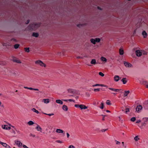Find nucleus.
Segmentation results:
<instances>
[{
    "label": "nucleus",
    "instance_id": "nucleus-1",
    "mask_svg": "<svg viewBox=\"0 0 148 148\" xmlns=\"http://www.w3.org/2000/svg\"><path fill=\"white\" fill-rule=\"evenodd\" d=\"M40 24L32 23L29 25V28L30 29H35L40 26Z\"/></svg>",
    "mask_w": 148,
    "mask_h": 148
},
{
    "label": "nucleus",
    "instance_id": "nucleus-2",
    "mask_svg": "<svg viewBox=\"0 0 148 148\" xmlns=\"http://www.w3.org/2000/svg\"><path fill=\"white\" fill-rule=\"evenodd\" d=\"M35 63L36 64L42 66H44L45 67H46V65L40 60H38L36 61Z\"/></svg>",
    "mask_w": 148,
    "mask_h": 148
},
{
    "label": "nucleus",
    "instance_id": "nucleus-3",
    "mask_svg": "<svg viewBox=\"0 0 148 148\" xmlns=\"http://www.w3.org/2000/svg\"><path fill=\"white\" fill-rule=\"evenodd\" d=\"M142 121H143V122L142 123V125L145 126L146 123L148 121V118H144L143 119Z\"/></svg>",
    "mask_w": 148,
    "mask_h": 148
},
{
    "label": "nucleus",
    "instance_id": "nucleus-4",
    "mask_svg": "<svg viewBox=\"0 0 148 148\" xmlns=\"http://www.w3.org/2000/svg\"><path fill=\"white\" fill-rule=\"evenodd\" d=\"M12 60L14 62H16L17 63H21V61L17 59V58L15 57H13L12 58Z\"/></svg>",
    "mask_w": 148,
    "mask_h": 148
},
{
    "label": "nucleus",
    "instance_id": "nucleus-5",
    "mask_svg": "<svg viewBox=\"0 0 148 148\" xmlns=\"http://www.w3.org/2000/svg\"><path fill=\"white\" fill-rule=\"evenodd\" d=\"M123 63H124V64L125 66L126 67L131 68V67H132V65L130 63H129L128 62L124 61V62Z\"/></svg>",
    "mask_w": 148,
    "mask_h": 148
},
{
    "label": "nucleus",
    "instance_id": "nucleus-6",
    "mask_svg": "<svg viewBox=\"0 0 148 148\" xmlns=\"http://www.w3.org/2000/svg\"><path fill=\"white\" fill-rule=\"evenodd\" d=\"M135 53L137 56L139 57L141 56L142 54V51L140 50H136Z\"/></svg>",
    "mask_w": 148,
    "mask_h": 148
},
{
    "label": "nucleus",
    "instance_id": "nucleus-7",
    "mask_svg": "<svg viewBox=\"0 0 148 148\" xmlns=\"http://www.w3.org/2000/svg\"><path fill=\"white\" fill-rule=\"evenodd\" d=\"M143 107L141 105L138 106L136 108V110L138 112H139L142 109Z\"/></svg>",
    "mask_w": 148,
    "mask_h": 148
},
{
    "label": "nucleus",
    "instance_id": "nucleus-8",
    "mask_svg": "<svg viewBox=\"0 0 148 148\" xmlns=\"http://www.w3.org/2000/svg\"><path fill=\"white\" fill-rule=\"evenodd\" d=\"M2 127L3 129L6 130H9L10 129V127L7 125H2Z\"/></svg>",
    "mask_w": 148,
    "mask_h": 148
},
{
    "label": "nucleus",
    "instance_id": "nucleus-9",
    "mask_svg": "<svg viewBox=\"0 0 148 148\" xmlns=\"http://www.w3.org/2000/svg\"><path fill=\"white\" fill-rule=\"evenodd\" d=\"M56 132L58 133H63L64 134V132L63 130L60 129H57L56 130Z\"/></svg>",
    "mask_w": 148,
    "mask_h": 148
},
{
    "label": "nucleus",
    "instance_id": "nucleus-10",
    "mask_svg": "<svg viewBox=\"0 0 148 148\" xmlns=\"http://www.w3.org/2000/svg\"><path fill=\"white\" fill-rule=\"evenodd\" d=\"M15 143L19 147H21L22 145V143L19 141H15Z\"/></svg>",
    "mask_w": 148,
    "mask_h": 148
},
{
    "label": "nucleus",
    "instance_id": "nucleus-11",
    "mask_svg": "<svg viewBox=\"0 0 148 148\" xmlns=\"http://www.w3.org/2000/svg\"><path fill=\"white\" fill-rule=\"evenodd\" d=\"M121 78L118 75H115L114 77V80L116 81H118Z\"/></svg>",
    "mask_w": 148,
    "mask_h": 148
},
{
    "label": "nucleus",
    "instance_id": "nucleus-12",
    "mask_svg": "<svg viewBox=\"0 0 148 148\" xmlns=\"http://www.w3.org/2000/svg\"><path fill=\"white\" fill-rule=\"evenodd\" d=\"M3 46H5L6 47L11 46V44L9 42L3 43Z\"/></svg>",
    "mask_w": 148,
    "mask_h": 148
},
{
    "label": "nucleus",
    "instance_id": "nucleus-13",
    "mask_svg": "<svg viewBox=\"0 0 148 148\" xmlns=\"http://www.w3.org/2000/svg\"><path fill=\"white\" fill-rule=\"evenodd\" d=\"M121 81L123 82V84H126L127 82V80L126 78H123L121 80Z\"/></svg>",
    "mask_w": 148,
    "mask_h": 148
},
{
    "label": "nucleus",
    "instance_id": "nucleus-14",
    "mask_svg": "<svg viewBox=\"0 0 148 148\" xmlns=\"http://www.w3.org/2000/svg\"><path fill=\"white\" fill-rule=\"evenodd\" d=\"M42 101L44 102L45 103L47 104L49 102V100L48 99H45L42 100Z\"/></svg>",
    "mask_w": 148,
    "mask_h": 148
},
{
    "label": "nucleus",
    "instance_id": "nucleus-15",
    "mask_svg": "<svg viewBox=\"0 0 148 148\" xmlns=\"http://www.w3.org/2000/svg\"><path fill=\"white\" fill-rule=\"evenodd\" d=\"M36 128L38 131L41 132L42 128L39 125H37Z\"/></svg>",
    "mask_w": 148,
    "mask_h": 148
},
{
    "label": "nucleus",
    "instance_id": "nucleus-16",
    "mask_svg": "<svg viewBox=\"0 0 148 148\" xmlns=\"http://www.w3.org/2000/svg\"><path fill=\"white\" fill-rule=\"evenodd\" d=\"M130 92V91H125L124 92L123 96L124 97H126L127 96L128 94H129Z\"/></svg>",
    "mask_w": 148,
    "mask_h": 148
},
{
    "label": "nucleus",
    "instance_id": "nucleus-17",
    "mask_svg": "<svg viewBox=\"0 0 148 148\" xmlns=\"http://www.w3.org/2000/svg\"><path fill=\"white\" fill-rule=\"evenodd\" d=\"M108 89L114 92H118L119 90L118 89H116L112 88H109Z\"/></svg>",
    "mask_w": 148,
    "mask_h": 148
},
{
    "label": "nucleus",
    "instance_id": "nucleus-18",
    "mask_svg": "<svg viewBox=\"0 0 148 148\" xmlns=\"http://www.w3.org/2000/svg\"><path fill=\"white\" fill-rule=\"evenodd\" d=\"M62 109L65 111H67L68 110V108L66 106L64 105L62 106Z\"/></svg>",
    "mask_w": 148,
    "mask_h": 148
},
{
    "label": "nucleus",
    "instance_id": "nucleus-19",
    "mask_svg": "<svg viewBox=\"0 0 148 148\" xmlns=\"http://www.w3.org/2000/svg\"><path fill=\"white\" fill-rule=\"evenodd\" d=\"M142 34L144 38H146L147 36V34L145 31H144L143 32Z\"/></svg>",
    "mask_w": 148,
    "mask_h": 148
},
{
    "label": "nucleus",
    "instance_id": "nucleus-20",
    "mask_svg": "<svg viewBox=\"0 0 148 148\" xmlns=\"http://www.w3.org/2000/svg\"><path fill=\"white\" fill-rule=\"evenodd\" d=\"M91 64L95 65L96 64V61L95 59H92L90 62Z\"/></svg>",
    "mask_w": 148,
    "mask_h": 148
},
{
    "label": "nucleus",
    "instance_id": "nucleus-21",
    "mask_svg": "<svg viewBox=\"0 0 148 148\" xmlns=\"http://www.w3.org/2000/svg\"><path fill=\"white\" fill-rule=\"evenodd\" d=\"M56 102L57 103L61 104V105H62L63 104V102L61 100L59 99L56 100Z\"/></svg>",
    "mask_w": 148,
    "mask_h": 148
},
{
    "label": "nucleus",
    "instance_id": "nucleus-22",
    "mask_svg": "<svg viewBox=\"0 0 148 148\" xmlns=\"http://www.w3.org/2000/svg\"><path fill=\"white\" fill-rule=\"evenodd\" d=\"M32 36L35 37H37L39 36V34L37 33L34 32L32 34Z\"/></svg>",
    "mask_w": 148,
    "mask_h": 148
},
{
    "label": "nucleus",
    "instance_id": "nucleus-23",
    "mask_svg": "<svg viewBox=\"0 0 148 148\" xmlns=\"http://www.w3.org/2000/svg\"><path fill=\"white\" fill-rule=\"evenodd\" d=\"M119 53L121 55H122L123 54L124 51L123 50L122 48H121L119 50Z\"/></svg>",
    "mask_w": 148,
    "mask_h": 148
},
{
    "label": "nucleus",
    "instance_id": "nucleus-24",
    "mask_svg": "<svg viewBox=\"0 0 148 148\" xmlns=\"http://www.w3.org/2000/svg\"><path fill=\"white\" fill-rule=\"evenodd\" d=\"M73 94L79 95V92L78 90L74 89Z\"/></svg>",
    "mask_w": 148,
    "mask_h": 148
},
{
    "label": "nucleus",
    "instance_id": "nucleus-25",
    "mask_svg": "<svg viewBox=\"0 0 148 148\" xmlns=\"http://www.w3.org/2000/svg\"><path fill=\"white\" fill-rule=\"evenodd\" d=\"M145 104H144V105L143 106L144 108L148 110V107H146V104H147L148 105V101H146Z\"/></svg>",
    "mask_w": 148,
    "mask_h": 148
},
{
    "label": "nucleus",
    "instance_id": "nucleus-26",
    "mask_svg": "<svg viewBox=\"0 0 148 148\" xmlns=\"http://www.w3.org/2000/svg\"><path fill=\"white\" fill-rule=\"evenodd\" d=\"M90 41L91 43H92L93 44H95L96 43V42H95V40L93 38H91L90 39Z\"/></svg>",
    "mask_w": 148,
    "mask_h": 148
},
{
    "label": "nucleus",
    "instance_id": "nucleus-27",
    "mask_svg": "<svg viewBox=\"0 0 148 148\" xmlns=\"http://www.w3.org/2000/svg\"><path fill=\"white\" fill-rule=\"evenodd\" d=\"M94 39L96 42H99L100 41V39L99 38H96Z\"/></svg>",
    "mask_w": 148,
    "mask_h": 148
},
{
    "label": "nucleus",
    "instance_id": "nucleus-28",
    "mask_svg": "<svg viewBox=\"0 0 148 148\" xmlns=\"http://www.w3.org/2000/svg\"><path fill=\"white\" fill-rule=\"evenodd\" d=\"M32 110L34 112L36 113L37 114H39V112L37 110H36L34 108H33L32 109Z\"/></svg>",
    "mask_w": 148,
    "mask_h": 148
},
{
    "label": "nucleus",
    "instance_id": "nucleus-29",
    "mask_svg": "<svg viewBox=\"0 0 148 148\" xmlns=\"http://www.w3.org/2000/svg\"><path fill=\"white\" fill-rule=\"evenodd\" d=\"M74 89H69L68 90L69 92L73 94Z\"/></svg>",
    "mask_w": 148,
    "mask_h": 148
},
{
    "label": "nucleus",
    "instance_id": "nucleus-30",
    "mask_svg": "<svg viewBox=\"0 0 148 148\" xmlns=\"http://www.w3.org/2000/svg\"><path fill=\"white\" fill-rule=\"evenodd\" d=\"M24 49L26 52H29L30 51L29 48V47H25L24 48Z\"/></svg>",
    "mask_w": 148,
    "mask_h": 148
},
{
    "label": "nucleus",
    "instance_id": "nucleus-31",
    "mask_svg": "<svg viewBox=\"0 0 148 148\" xmlns=\"http://www.w3.org/2000/svg\"><path fill=\"white\" fill-rule=\"evenodd\" d=\"M101 60L103 61H104L106 62L107 61V59L106 58L103 57H101Z\"/></svg>",
    "mask_w": 148,
    "mask_h": 148
},
{
    "label": "nucleus",
    "instance_id": "nucleus-32",
    "mask_svg": "<svg viewBox=\"0 0 148 148\" xmlns=\"http://www.w3.org/2000/svg\"><path fill=\"white\" fill-rule=\"evenodd\" d=\"M86 25V24L85 23H81V24H79L78 25H77V26L79 27H80L82 26H84V25Z\"/></svg>",
    "mask_w": 148,
    "mask_h": 148
},
{
    "label": "nucleus",
    "instance_id": "nucleus-33",
    "mask_svg": "<svg viewBox=\"0 0 148 148\" xmlns=\"http://www.w3.org/2000/svg\"><path fill=\"white\" fill-rule=\"evenodd\" d=\"M27 124L29 125H33V124H34V123L33 121H29L28 123H27Z\"/></svg>",
    "mask_w": 148,
    "mask_h": 148
},
{
    "label": "nucleus",
    "instance_id": "nucleus-34",
    "mask_svg": "<svg viewBox=\"0 0 148 148\" xmlns=\"http://www.w3.org/2000/svg\"><path fill=\"white\" fill-rule=\"evenodd\" d=\"M42 113L43 114H44L48 115V116H53V115H54V114L53 113H51V114H47V113H43V112H42Z\"/></svg>",
    "mask_w": 148,
    "mask_h": 148
},
{
    "label": "nucleus",
    "instance_id": "nucleus-35",
    "mask_svg": "<svg viewBox=\"0 0 148 148\" xmlns=\"http://www.w3.org/2000/svg\"><path fill=\"white\" fill-rule=\"evenodd\" d=\"M19 46V45L18 44H16L14 46V48L15 49H17L18 48Z\"/></svg>",
    "mask_w": 148,
    "mask_h": 148
},
{
    "label": "nucleus",
    "instance_id": "nucleus-36",
    "mask_svg": "<svg viewBox=\"0 0 148 148\" xmlns=\"http://www.w3.org/2000/svg\"><path fill=\"white\" fill-rule=\"evenodd\" d=\"M139 138L138 137V136H136L134 138V139L136 141H137L139 140Z\"/></svg>",
    "mask_w": 148,
    "mask_h": 148
},
{
    "label": "nucleus",
    "instance_id": "nucleus-37",
    "mask_svg": "<svg viewBox=\"0 0 148 148\" xmlns=\"http://www.w3.org/2000/svg\"><path fill=\"white\" fill-rule=\"evenodd\" d=\"M106 103L107 105H111V103H110V101L109 100H108L106 102Z\"/></svg>",
    "mask_w": 148,
    "mask_h": 148
},
{
    "label": "nucleus",
    "instance_id": "nucleus-38",
    "mask_svg": "<svg viewBox=\"0 0 148 148\" xmlns=\"http://www.w3.org/2000/svg\"><path fill=\"white\" fill-rule=\"evenodd\" d=\"M101 106L99 107L101 109H103V102H101Z\"/></svg>",
    "mask_w": 148,
    "mask_h": 148
},
{
    "label": "nucleus",
    "instance_id": "nucleus-39",
    "mask_svg": "<svg viewBox=\"0 0 148 148\" xmlns=\"http://www.w3.org/2000/svg\"><path fill=\"white\" fill-rule=\"evenodd\" d=\"M136 118L135 117H132L131 119V121L132 122H134L136 120Z\"/></svg>",
    "mask_w": 148,
    "mask_h": 148
},
{
    "label": "nucleus",
    "instance_id": "nucleus-40",
    "mask_svg": "<svg viewBox=\"0 0 148 148\" xmlns=\"http://www.w3.org/2000/svg\"><path fill=\"white\" fill-rule=\"evenodd\" d=\"M5 63L3 61H0V65H4L5 64Z\"/></svg>",
    "mask_w": 148,
    "mask_h": 148
},
{
    "label": "nucleus",
    "instance_id": "nucleus-41",
    "mask_svg": "<svg viewBox=\"0 0 148 148\" xmlns=\"http://www.w3.org/2000/svg\"><path fill=\"white\" fill-rule=\"evenodd\" d=\"M99 74L102 77L104 75V74L101 72H99Z\"/></svg>",
    "mask_w": 148,
    "mask_h": 148
},
{
    "label": "nucleus",
    "instance_id": "nucleus-42",
    "mask_svg": "<svg viewBox=\"0 0 148 148\" xmlns=\"http://www.w3.org/2000/svg\"><path fill=\"white\" fill-rule=\"evenodd\" d=\"M74 106H75V107H76V108H79L80 105H79V104H75Z\"/></svg>",
    "mask_w": 148,
    "mask_h": 148
},
{
    "label": "nucleus",
    "instance_id": "nucleus-43",
    "mask_svg": "<svg viewBox=\"0 0 148 148\" xmlns=\"http://www.w3.org/2000/svg\"><path fill=\"white\" fill-rule=\"evenodd\" d=\"M94 91H100V89L99 88H97V89H94Z\"/></svg>",
    "mask_w": 148,
    "mask_h": 148
},
{
    "label": "nucleus",
    "instance_id": "nucleus-44",
    "mask_svg": "<svg viewBox=\"0 0 148 148\" xmlns=\"http://www.w3.org/2000/svg\"><path fill=\"white\" fill-rule=\"evenodd\" d=\"M108 130V129H103L101 130V131L102 132H104L106 131L107 130Z\"/></svg>",
    "mask_w": 148,
    "mask_h": 148
},
{
    "label": "nucleus",
    "instance_id": "nucleus-45",
    "mask_svg": "<svg viewBox=\"0 0 148 148\" xmlns=\"http://www.w3.org/2000/svg\"><path fill=\"white\" fill-rule=\"evenodd\" d=\"M7 144H6V143H3V144H2V145L4 147H6V146H7Z\"/></svg>",
    "mask_w": 148,
    "mask_h": 148
},
{
    "label": "nucleus",
    "instance_id": "nucleus-46",
    "mask_svg": "<svg viewBox=\"0 0 148 148\" xmlns=\"http://www.w3.org/2000/svg\"><path fill=\"white\" fill-rule=\"evenodd\" d=\"M130 111L129 109L128 108H127L126 109L125 113H127V112H129Z\"/></svg>",
    "mask_w": 148,
    "mask_h": 148
},
{
    "label": "nucleus",
    "instance_id": "nucleus-47",
    "mask_svg": "<svg viewBox=\"0 0 148 148\" xmlns=\"http://www.w3.org/2000/svg\"><path fill=\"white\" fill-rule=\"evenodd\" d=\"M115 142H116V145H120V142L118 141L115 140Z\"/></svg>",
    "mask_w": 148,
    "mask_h": 148
},
{
    "label": "nucleus",
    "instance_id": "nucleus-48",
    "mask_svg": "<svg viewBox=\"0 0 148 148\" xmlns=\"http://www.w3.org/2000/svg\"><path fill=\"white\" fill-rule=\"evenodd\" d=\"M79 108L81 109H83V105L82 104H80V107H79Z\"/></svg>",
    "mask_w": 148,
    "mask_h": 148
},
{
    "label": "nucleus",
    "instance_id": "nucleus-49",
    "mask_svg": "<svg viewBox=\"0 0 148 148\" xmlns=\"http://www.w3.org/2000/svg\"><path fill=\"white\" fill-rule=\"evenodd\" d=\"M87 108V107L86 106H85L83 105V109H85Z\"/></svg>",
    "mask_w": 148,
    "mask_h": 148
},
{
    "label": "nucleus",
    "instance_id": "nucleus-50",
    "mask_svg": "<svg viewBox=\"0 0 148 148\" xmlns=\"http://www.w3.org/2000/svg\"><path fill=\"white\" fill-rule=\"evenodd\" d=\"M77 59H79V58H81L82 59L83 58V57H82L81 56H78L77 57Z\"/></svg>",
    "mask_w": 148,
    "mask_h": 148
},
{
    "label": "nucleus",
    "instance_id": "nucleus-51",
    "mask_svg": "<svg viewBox=\"0 0 148 148\" xmlns=\"http://www.w3.org/2000/svg\"><path fill=\"white\" fill-rule=\"evenodd\" d=\"M69 148H75V147L72 145H71L69 147Z\"/></svg>",
    "mask_w": 148,
    "mask_h": 148
},
{
    "label": "nucleus",
    "instance_id": "nucleus-52",
    "mask_svg": "<svg viewBox=\"0 0 148 148\" xmlns=\"http://www.w3.org/2000/svg\"><path fill=\"white\" fill-rule=\"evenodd\" d=\"M29 135L30 136H32L33 137H35V136L34 135H33L32 134H30Z\"/></svg>",
    "mask_w": 148,
    "mask_h": 148
},
{
    "label": "nucleus",
    "instance_id": "nucleus-53",
    "mask_svg": "<svg viewBox=\"0 0 148 148\" xmlns=\"http://www.w3.org/2000/svg\"><path fill=\"white\" fill-rule=\"evenodd\" d=\"M100 86V84H96L95 85H92V86H93V87H94V86Z\"/></svg>",
    "mask_w": 148,
    "mask_h": 148
},
{
    "label": "nucleus",
    "instance_id": "nucleus-54",
    "mask_svg": "<svg viewBox=\"0 0 148 148\" xmlns=\"http://www.w3.org/2000/svg\"><path fill=\"white\" fill-rule=\"evenodd\" d=\"M56 142H57L58 143H62V141H61L60 140H57V141H56Z\"/></svg>",
    "mask_w": 148,
    "mask_h": 148
},
{
    "label": "nucleus",
    "instance_id": "nucleus-55",
    "mask_svg": "<svg viewBox=\"0 0 148 148\" xmlns=\"http://www.w3.org/2000/svg\"><path fill=\"white\" fill-rule=\"evenodd\" d=\"M68 101H69L70 102H71V101L74 102V100L72 99H69L68 100Z\"/></svg>",
    "mask_w": 148,
    "mask_h": 148
},
{
    "label": "nucleus",
    "instance_id": "nucleus-56",
    "mask_svg": "<svg viewBox=\"0 0 148 148\" xmlns=\"http://www.w3.org/2000/svg\"><path fill=\"white\" fill-rule=\"evenodd\" d=\"M0 106H1V107H3V108L4 107L3 105L1 104V103L0 101Z\"/></svg>",
    "mask_w": 148,
    "mask_h": 148
},
{
    "label": "nucleus",
    "instance_id": "nucleus-57",
    "mask_svg": "<svg viewBox=\"0 0 148 148\" xmlns=\"http://www.w3.org/2000/svg\"><path fill=\"white\" fill-rule=\"evenodd\" d=\"M101 115L103 116V118L102 119V120L104 121V120H105L104 117L105 116H106L103 115Z\"/></svg>",
    "mask_w": 148,
    "mask_h": 148
},
{
    "label": "nucleus",
    "instance_id": "nucleus-58",
    "mask_svg": "<svg viewBox=\"0 0 148 148\" xmlns=\"http://www.w3.org/2000/svg\"><path fill=\"white\" fill-rule=\"evenodd\" d=\"M100 86L101 87H106V85L104 84H100Z\"/></svg>",
    "mask_w": 148,
    "mask_h": 148
},
{
    "label": "nucleus",
    "instance_id": "nucleus-59",
    "mask_svg": "<svg viewBox=\"0 0 148 148\" xmlns=\"http://www.w3.org/2000/svg\"><path fill=\"white\" fill-rule=\"evenodd\" d=\"M141 122V121L140 120H138L136 122V123H138Z\"/></svg>",
    "mask_w": 148,
    "mask_h": 148
},
{
    "label": "nucleus",
    "instance_id": "nucleus-60",
    "mask_svg": "<svg viewBox=\"0 0 148 148\" xmlns=\"http://www.w3.org/2000/svg\"><path fill=\"white\" fill-rule=\"evenodd\" d=\"M66 134H67V138H69V136H70L69 134V133H66Z\"/></svg>",
    "mask_w": 148,
    "mask_h": 148
},
{
    "label": "nucleus",
    "instance_id": "nucleus-61",
    "mask_svg": "<svg viewBox=\"0 0 148 148\" xmlns=\"http://www.w3.org/2000/svg\"><path fill=\"white\" fill-rule=\"evenodd\" d=\"M23 147L24 148H29L28 147H27L25 145H23Z\"/></svg>",
    "mask_w": 148,
    "mask_h": 148
},
{
    "label": "nucleus",
    "instance_id": "nucleus-62",
    "mask_svg": "<svg viewBox=\"0 0 148 148\" xmlns=\"http://www.w3.org/2000/svg\"><path fill=\"white\" fill-rule=\"evenodd\" d=\"M29 20H28L27 21V22L26 23V24H27L29 23Z\"/></svg>",
    "mask_w": 148,
    "mask_h": 148
},
{
    "label": "nucleus",
    "instance_id": "nucleus-63",
    "mask_svg": "<svg viewBox=\"0 0 148 148\" xmlns=\"http://www.w3.org/2000/svg\"><path fill=\"white\" fill-rule=\"evenodd\" d=\"M6 148H11L10 146L9 145H7V146L5 147Z\"/></svg>",
    "mask_w": 148,
    "mask_h": 148
},
{
    "label": "nucleus",
    "instance_id": "nucleus-64",
    "mask_svg": "<svg viewBox=\"0 0 148 148\" xmlns=\"http://www.w3.org/2000/svg\"><path fill=\"white\" fill-rule=\"evenodd\" d=\"M34 88H31V87H29V89L32 90H34Z\"/></svg>",
    "mask_w": 148,
    "mask_h": 148
}]
</instances>
